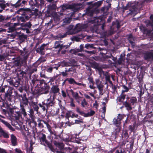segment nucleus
Returning a JSON list of instances; mask_svg holds the SVG:
<instances>
[{
    "label": "nucleus",
    "instance_id": "bf43d9fd",
    "mask_svg": "<svg viewBox=\"0 0 153 153\" xmlns=\"http://www.w3.org/2000/svg\"><path fill=\"white\" fill-rule=\"evenodd\" d=\"M115 153H125L124 151H123L120 148L117 150Z\"/></svg>",
    "mask_w": 153,
    "mask_h": 153
},
{
    "label": "nucleus",
    "instance_id": "dca6fc26",
    "mask_svg": "<svg viewBox=\"0 0 153 153\" xmlns=\"http://www.w3.org/2000/svg\"><path fill=\"white\" fill-rule=\"evenodd\" d=\"M5 1L3 0H0V13L2 12L3 10H4L7 6H9L8 3L5 4Z\"/></svg>",
    "mask_w": 153,
    "mask_h": 153
},
{
    "label": "nucleus",
    "instance_id": "20e7f679",
    "mask_svg": "<svg viewBox=\"0 0 153 153\" xmlns=\"http://www.w3.org/2000/svg\"><path fill=\"white\" fill-rule=\"evenodd\" d=\"M28 100L26 97H22V101H21L20 103V111H16L19 117L21 116V114H23L25 117L27 115L25 107L28 105Z\"/></svg>",
    "mask_w": 153,
    "mask_h": 153
},
{
    "label": "nucleus",
    "instance_id": "4be33fe9",
    "mask_svg": "<svg viewBox=\"0 0 153 153\" xmlns=\"http://www.w3.org/2000/svg\"><path fill=\"white\" fill-rule=\"evenodd\" d=\"M94 13V11L92 10L90 8H87L86 10V12L85 13L82 15V16H84L85 15H87L88 16L90 17H92Z\"/></svg>",
    "mask_w": 153,
    "mask_h": 153
},
{
    "label": "nucleus",
    "instance_id": "a211bd4d",
    "mask_svg": "<svg viewBox=\"0 0 153 153\" xmlns=\"http://www.w3.org/2000/svg\"><path fill=\"white\" fill-rule=\"evenodd\" d=\"M12 93V91L10 88H9L6 93L5 97V100L10 101L11 100V95Z\"/></svg>",
    "mask_w": 153,
    "mask_h": 153
},
{
    "label": "nucleus",
    "instance_id": "8fccbe9b",
    "mask_svg": "<svg viewBox=\"0 0 153 153\" xmlns=\"http://www.w3.org/2000/svg\"><path fill=\"white\" fill-rule=\"evenodd\" d=\"M102 1H99L94 3V5L96 7H98L101 6L102 2Z\"/></svg>",
    "mask_w": 153,
    "mask_h": 153
},
{
    "label": "nucleus",
    "instance_id": "6e6d98bb",
    "mask_svg": "<svg viewBox=\"0 0 153 153\" xmlns=\"http://www.w3.org/2000/svg\"><path fill=\"white\" fill-rule=\"evenodd\" d=\"M21 1V0H18L16 3L14 4L13 6H14L15 7H17L21 5V4L19 3Z\"/></svg>",
    "mask_w": 153,
    "mask_h": 153
},
{
    "label": "nucleus",
    "instance_id": "e2e57ef3",
    "mask_svg": "<svg viewBox=\"0 0 153 153\" xmlns=\"http://www.w3.org/2000/svg\"><path fill=\"white\" fill-rule=\"evenodd\" d=\"M71 101H70V105L71 107H74L75 105V104L74 103V100L72 98H71L70 99Z\"/></svg>",
    "mask_w": 153,
    "mask_h": 153
},
{
    "label": "nucleus",
    "instance_id": "13d9d810",
    "mask_svg": "<svg viewBox=\"0 0 153 153\" xmlns=\"http://www.w3.org/2000/svg\"><path fill=\"white\" fill-rule=\"evenodd\" d=\"M75 70L74 69V67H71V68H69L68 69V72H71L73 73L75 72Z\"/></svg>",
    "mask_w": 153,
    "mask_h": 153
},
{
    "label": "nucleus",
    "instance_id": "79ce46f5",
    "mask_svg": "<svg viewBox=\"0 0 153 153\" xmlns=\"http://www.w3.org/2000/svg\"><path fill=\"white\" fill-rule=\"evenodd\" d=\"M95 113V112L94 111L91 110L90 111L88 112L87 113H86V117H87L93 116Z\"/></svg>",
    "mask_w": 153,
    "mask_h": 153
},
{
    "label": "nucleus",
    "instance_id": "c756f323",
    "mask_svg": "<svg viewBox=\"0 0 153 153\" xmlns=\"http://www.w3.org/2000/svg\"><path fill=\"white\" fill-rule=\"evenodd\" d=\"M61 41H56L54 44V48L55 49L59 48V51H61Z\"/></svg>",
    "mask_w": 153,
    "mask_h": 153
},
{
    "label": "nucleus",
    "instance_id": "69168bd1",
    "mask_svg": "<svg viewBox=\"0 0 153 153\" xmlns=\"http://www.w3.org/2000/svg\"><path fill=\"white\" fill-rule=\"evenodd\" d=\"M83 122L81 120H75V122L74 123H73V124H78L80 123H83Z\"/></svg>",
    "mask_w": 153,
    "mask_h": 153
},
{
    "label": "nucleus",
    "instance_id": "a19ab883",
    "mask_svg": "<svg viewBox=\"0 0 153 153\" xmlns=\"http://www.w3.org/2000/svg\"><path fill=\"white\" fill-rule=\"evenodd\" d=\"M27 38V36L24 34H22V35H19V39L22 41H24Z\"/></svg>",
    "mask_w": 153,
    "mask_h": 153
},
{
    "label": "nucleus",
    "instance_id": "ddd939ff",
    "mask_svg": "<svg viewBox=\"0 0 153 153\" xmlns=\"http://www.w3.org/2000/svg\"><path fill=\"white\" fill-rule=\"evenodd\" d=\"M124 115L119 114H118L117 119L114 118L113 120L114 123L115 125L120 124L121 123V121L124 118V117H125Z\"/></svg>",
    "mask_w": 153,
    "mask_h": 153
},
{
    "label": "nucleus",
    "instance_id": "c03bdc74",
    "mask_svg": "<svg viewBox=\"0 0 153 153\" xmlns=\"http://www.w3.org/2000/svg\"><path fill=\"white\" fill-rule=\"evenodd\" d=\"M71 44V43H70L69 45H64L63 44H61V51L62 49H66L68 48Z\"/></svg>",
    "mask_w": 153,
    "mask_h": 153
},
{
    "label": "nucleus",
    "instance_id": "5fc2aeb1",
    "mask_svg": "<svg viewBox=\"0 0 153 153\" xmlns=\"http://www.w3.org/2000/svg\"><path fill=\"white\" fill-rule=\"evenodd\" d=\"M101 53L103 56H105L106 54L107 53L108 51H106L105 50L102 49L101 50Z\"/></svg>",
    "mask_w": 153,
    "mask_h": 153
},
{
    "label": "nucleus",
    "instance_id": "774afa93",
    "mask_svg": "<svg viewBox=\"0 0 153 153\" xmlns=\"http://www.w3.org/2000/svg\"><path fill=\"white\" fill-rule=\"evenodd\" d=\"M124 136L125 138H127L128 137V132L125 131L123 133V137Z\"/></svg>",
    "mask_w": 153,
    "mask_h": 153
},
{
    "label": "nucleus",
    "instance_id": "7ed1b4c3",
    "mask_svg": "<svg viewBox=\"0 0 153 153\" xmlns=\"http://www.w3.org/2000/svg\"><path fill=\"white\" fill-rule=\"evenodd\" d=\"M83 4L82 3H76L71 4H65L63 5L62 9L65 11L66 10L70 9L76 12L82 8Z\"/></svg>",
    "mask_w": 153,
    "mask_h": 153
},
{
    "label": "nucleus",
    "instance_id": "0e129e2a",
    "mask_svg": "<svg viewBox=\"0 0 153 153\" xmlns=\"http://www.w3.org/2000/svg\"><path fill=\"white\" fill-rule=\"evenodd\" d=\"M98 106L99 105L97 101H95V102L93 104V106L96 108V109H97Z\"/></svg>",
    "mask_w": 153,
    "mask_h": 153
},
{
    "label": "nucleus",
    "instance_id": "aec40b11",
    "mask_svg": "<svg viewBox=\"0 0 153 153\" xmlns=\"http://www.w3.org/2000/svg\"><path fill=\"white\" fill-rule=\"evenodd\" d=\"M10 140L12 146H15L17 145V139L13 134H12L10 136Z\"/></svg>",
    "mask_w": 153,
    "mask_h": 153
},
{
    "label": "nucleus",
    "instance_id": "09e8293b",
    "mask_svg": "<svg viewBox=\"0 0 153 153\" xmlns=\"http://www.w3.org/2000/svg\"><path fill=\"white\" fill-rule=\"evenodd\" d=\"M81 104L82 106L83 107H85V105L88 104L87 102L86 101L85 99H84L81 102Z\"/></svg>",
    "mask_w": 153,
    "mask_h": 153
},
{
    "label": "nucleus",
    "instance_id": "864d4df0",
    "mask_svg": "<svg viewBox=\"0 0 153 153\" xmlns=\"http://www.w3.org/2000/svg\"><path fill=\"white\" fill-rule=\"evenodd\" d=\"M102 105L103 106L102 108V109L103 110L102 113L105 114L106 111L105 103L104 102H103L102 103Z\"/></svg>",
    "mask_w": 153,
    "mask_h": 153
},
{
    "label": "nucleus",
    "instance_id": "3c124183",
    "mask_svg": "<svg viewBox=\"0 0 153 153\" xmlns=\"http://www.w3.org/2000/svg\"><path fill=\"white\" fill-rule=\"evenodd\" d=\"M4 138H8L9 137V136L8 134L5 132L4 131L1 134Z\"/></svg>",
    "mask_w": 153,
    "mask_h": 153
},
{
    "label": "nucleus",
    "instance_id": "9d476101",
    "mask_svg": "<svg viewBox=\"0 0 153 153\" xmlns=\"http://www.w3.org/2000/svg\"><path fill=\"white\" fill-rule=\"evenodd\" d=\"M39 65V64L37 62H36L33 64L31 66L28 67L27 72L30 75L29 77L30 79H32L31 77V74L34 72L36 71L37 67Z\"/></svg>",
    "mask_w": 153,
    "mask_h": 153
},
{
    "label": "nucleus",
    "instance_id": "393cba45",
    "mask_svg": "<svg viewBox=\"0 0 153 153\" xmlns=\"http://www.w3.org/2000/svg\"><path fill=\"white\" fill-rule=\"evenodd\" d=\"M54 145L56 147L58 148L59 149L61 150L64 147V145L62 143H59L56 141H54L53 142Z\"/></svg>",
    "mask_w": 153,
    "mask_h": 153
},
{
    "label": "nucleus",
    "instance_id": "9b49d317",
    "mask_svg": "<svg viewBox=\"0 0 153 153\" xmlns=\"http://www.w3.org/2000/svg\"><path fill=\"white\" fill-rule=\"evenodd\" d=\"M21 57L23 59V62L25 65L27 63V59L28 58L29 56V53L26 49H24L23 51H20Z\"/></svg>",
    "mask_w": 153,
    "mask_h": 153
},
{
    "label": "nucleus",
    "instance_id": "72a5a7b5",
    "mask_svg": "<svg viewBox=\"0 0 153 153\" xmlns=\"http://www.w3.org/2000/svg\"><path fill=\"white\" fill-rule=\"evenodd\" d=\"M76 111L77 113H79L80 115L86 117V113H84L83 111H81L79 107H77L76 108Z\"/></svg>",
    "mask_w": 153,
    "mask_h": 153
},
{
    "label": "nucleus",
    "instance_id": "f704fd0d",
    "mask_svg": "<svg viewBox=\"0 0 153 153\" xmlns=\"http://www.w3.org/2000/svg\"><path fill=\"white\" fill-rule=\"evenodd\" d=\"M19 23H14L13 24L11 23L12 26L10 29L11 31H12V32H13L15 30L16 27L19 25Z\"/></svg>",
    "mask_w": 153,
    "mask_h": 153
},
{
    "label": "nucleus",
    "instance_id": "2eb2a0df",
    "mask_svg": "<svg viewBox=\"0 0 153 153\" xmlns=\"http://www.w3.org/2000/svg\"><path fill=\"white\" fill-rule=\"evenodd\" d=\"M47 45V44H42L40 47L36 49V52L42 55H44L45 54V48Z\"/></svg>",
    "mask_w": 153,
    "mask_h": 153
},
{
    "label": "nucleus",
    "instance_id": "bb28decb",
    "mask_svg": "<svg viewBox=\"0 0 153 153\" xmlns=\"http://www.w3.org/2000/svg\"><path fill=\"white\" fill-rule=\"evenodd\" d=\"M97 87L98 88L99 91V94L100 95H103V85L102 83V82L100 83L99 85H97Z\"/></svg>",
    "mask_w": 153,
    "mask_h": 153
},
{
    "label": "nucleus",
    "instance_id": "c9c22d12",
    "mask_svg": "<svg viewBox=\"0 0 153 153\" xmlns=\"http://www.w3.org/2000/svg\"><path fill=\"white\" fill-rule=\"evenodd\" d=\"M32 105L34 108V110L38 111L39 107L37 105V103L35 102H32Z\"/></svg>",
    "mask_w": 153,
    "mask_h": 153
},
{
    "label": "nucleus",
    "instance_id": "37998d69",
    "mask_svg": "<svg viewBox=\"0 0 153 153\" xmlns=\"http://www.w3.org/2000/svg\"><path fill=\"white\" fill-rule=\"evenodd\" d=\"M93 45L91 44H86L85 45V48H87V49H89L90 48H93Z\"/></svg>",
    "mask_w": 153,
    "mask_h": 153
},
{
    "label": "nucleus",
    "instance_id": "cd10ccee",
    "mask_svg": "<svg viewBox=\"0 0 153 153\" xmlns=\"http://www.w3.org/2000/svg\"><path fill=\"white\" fill-rule=\"evenodd\" d=\"M4 26L5 27H6L8 28L7 30H6V31H7L8 32H12V31H11L10 29L12 27V25L11 23L10 22H8L5 24L4 25Z\"/></svg>",
    "mask_w": 153,
    "mask_h": 153
},
{
    "label": "nucleus",
    "instance_id": "423d86ee",
    "mask_svg": "<svg viewBox=\"0 0 153 153\" xmlns=\"http://www.w3.org/2000/svg\"><path fill=\"white\" fill-rule=\"evenodd\" d=\"M40 138L42 144L45 146H48L51 151L53 152L55 151V149L51 143L46 139V135L42 133L40 136Z\"/></svg>",
    "mask_w": 153,
    "mask_h": 153
},
{
    "label": "nucleus",
    "instance_id": "6e6552de",
    "mask_svg": "<svg viewBox=\"0 0 153 153\" xmlns=\"http://www.w3.org/2000/svg\"><path fill=\"white\" fill-rule=\"evenodd\" d=\"M127 99L130 100L127 101L125 102L124 105L127 110H131L132 109V106L134 105V104L136 103L137 98L135 97H131L130 98L128 97Z\"/></svg>",
    "mask_w": 153,
    "mask_h": 153
},
{
    "label": "nucleus",
    "instance_id": "4c0bfd02",
    "mask_svg": "<svg viewBox=\"0 0 153 153\" xmlns=\"http://www.w3.org/2000/svg\"><path fill=\"white\" fill-rule=\"evenodd\" d=\"M65 81H68L69 83L71 84H75L76 81L73 78H67L65 79Z\"/></svg>",
    "mask_w": 153,
    "mask_h": 153
},
{
    "label": "nucleus",
    "instance_id": "338daca9",
    "mask_svg": "<svg viewBox=\"0 0 153 153\" xmlns=\"http://www.w3.org/2000/svg\"><path fill=\"white\" fill-rule=\"evenodd\" d=\"M70 52L72 54H74L75 55H77V52H78L77 51H76L74 49H71L70 50Z\"/></svg>",
    "mask_w": 153,
    "mask_h": 153
},
{
    "label": "nucleus",
    "instance_id": "a18cd8bd",
    "mask_svg": "<svg viewBox=\"0 0 153 153\" xmlns=\"http://www.w3.org/2000/svg\"><path fill=\"white\" fill-rule=\"evenodd\" d=\"M122 87L123 89L122 91V94H123L125 92H127L129 90L128 88L125 85H123Z\"/></svg>",
    "mask_w": 153,
    "mask_h": 153
},
{
    "label": "nucleus",
    "instance_id": "052dcab7",
    "mask_svg": "<svg viewBox=\"0 0 153 153\" xmlns=\"http://www.w3.org/2000/svg\"><path fill=\"white\" fill-rule=\"evenodd\" d=\"M49 131L50 132V134L51 135H56V132L53 129H51Z\"/></svg>",
    "mask_w": 153,
    "mask_h": 153
},
{
    "label": "nucleus",
    "instance_id": "603ef678",
    "mask_svg": "<svg viewBox=\"0 0 153 153\" xmlns=\"http://www.w3.org/2000/svg\"><path fill=\"white\" fill-rule=\"evenodd\" d=\"M53 69L52 66L48 67L46 68L47 71L49 73H51Z\"/></svg>",
    "mask_w": 153,
    "mask_h": 153
},
{
    "label": "nucleus",
    "instance_id": "f03ea898",
    "mask_svg": "<svg viewBox=\"0 0 153 153\" xmlns=\"http://www.w3.org/2000/svg\"><path fill=\"white\" fill-rule=\"evenodd\" d=\"M17 13L21 16L18 17L17 19L19 22H24L28 20L30 17V10L29 9L21 8L18 10Z\"/></svg>",
    "mask_w": 153,
    "mask_h": 153
},
{
    "label": "nucleus",
    "instance_id": "de8ad7c7",
    "mask_svg": "<svg viewBox=\"0 0 153 153\" xmlns=\"http://www.w3.org/2000/svg\"><path fill=\"white\" fill-rule=\"evenodd\" d=\"M72 111H68L65 114V117L68 119V120H69L68 118L70 117H71V114H72Z\"/></svg>",
    "mask_w": 153,
    "mask_h": 153
},
{
    "label": "nucleus",
    "instance_id": "e433bc0d",
    "mask_svg": "<svg viewBox=\"0 0 153 153\" xmlns=\"http://www.w3.org/2000/svg\"><path fill=\"white\" fill-rule=\"evenodd\" d=\"M120 125L118 124V125H115L116 126V128L115 129V134H117L120 131L121 129V127L120 126Z\"/></svg>",
    "mask_w": 153,
    "mask_h": 153
},
{
    "label": "nucleus",
    "instance_id": "b1692460",
    "mask_svg": "<svg viewBox=\"0 0 153 153\" xmlns=\"http://www.w3.org/2000/svg\"><path fill=\"white\" fill-rule=\"evenodd\" d=\"M11 17L10 16H8L6 17L2 15H1L0 16V22H8L10 19Z\"/></svg>",
    "mask_w": 153,
    "mask_h": 153
},
{
    "label": "nucleus",
    "instance_id": "a878e982",
    "mask_svg": "<svg viewBox=\"0 0 153 153\" xmlns=\"http://www.w3.org/2000/svg\"><path fill=\"white\" fill-rule=\"evenodd\" d=\"M29 1L30 5L32 6H34L36 7H38L39 5L37 3L36 0H28Z\"/></svg>",
    "mask_w": 153,
    "mask_h": 153
},
{
    "label": "nucleus",
    "instance_id": "412c9836",
    "mask_svg": "<svg viewBox=\"0 0 153 153\" xmlns=\"http://www.w3.org/2000/svg\"><path fill=\"white\" fill-rule=\"evenodd\" d=\"M103 57L105 59L111 58L114 62L116 61L117 59V58L113 56L111 53L109 51H108L107 53L106 54L105 56H103Z\"/></svg>",
    "mask_w": 153,
    "mask_h": 153
},
{
    "label": "nucleus",
    "instance_id": "6ab92c4d",
    "mask_svg": "<svg viewBox=\"0 0 153 153\" xmlns=\"http://www.w3.org/2000/svg\"><path fill=\"white\" fill-rule=\"evenodd\" d=\"M73 34V33L71 32V30H69L67 31L64 34H59L57 35V38H58L62 39L66 37L68 35Z\"/></svg>",
    "mask_w": 153,
    "mask_h": 153
},
{
    "label": "nucleus",
    "instance_id": "1a4fd4ad",
    "mask_svg": "<svg viewBox=\"0 0 153 153\" xmlns=\"http://www.w3.org/2000/svg\"><path fill=\"white\" fill-rule=\"evenodd\" d=\"M70 27H71L70 29L71 32L73 33V34L78 33L84 28L83 25L80 24H77L74 27L72 26H71Z\"/></svg>",
    "mask_w": 153,
    "mask_h": 153
},
{
    "label": "nucleus",
    "instance_id": "2f4dec72",
    "mask_svg": "<svg viewBox=\"0 0 153 153\" xmlns=\"http://www.w3.org/2000/svg\"><path fill=\"white\" fill-rule=\"evenodd\" d=\"M70 91L71 92L72 95L75 99H78L80 97L79 96V94L77 92L75 93L72 90H71Z\"/></svg>",
    "mask_w": 153,
    "mask_h": 153
},
{
    "label": "nucleus",
    "instance_id": "f257e3e1",
    "mask_svg": "<svg viewBox=\"0 0 153 153\" xmlns=\"http://www.w3.org/2000/svg\"><path fill=\"white\" fill-rule=\"evenodd\" d=\"M145 2V0H139L138 1L134 3L128 2L126 6L127 8H129L127 14L135 16L139 12L140 9L143 6Z\"/></svg>",
    "mask_w": 153,
    "mask_h": 153
},
{
    "label": "nucleus",
    "instance_id": "58836bf2",
    "mask_svg": "<svg viewBox=\"0 0 153 153\" xmlns=\"http://www.w3.org/2000/svg\"><path fill=\"white\" fill-rule=\"evenodd\" d=\"M58 63L59 65V66H61L62 67L65 66H68V63L65 61L59 62Z\"/></svg>",
    "mask_w": 153,
    "mask_h": 153
},
{
    "label": "nucleus",
    "instance_id": "f3484780",
    "mask_svg": "<svg viewBox=\"0 0 153 153\" xmlns=\"http://www.w3.org/2000/svg\"><path fill=\"white\" fill-rule=\"evenodd\" d=\"M87 80L89 82L88 83L90 84V85H89V88L92 89H94L95 87H94V81L93 77L89 75L88 77Z\"/></svg>",
    "mask_w": 153,
    "mask_h": 153
},
{
    "label": "nucleus",
    "instance_id": "5701e85b",
    "mask_svg": "<svg viewBox=\"0 0 153 153\" xmlns=\"http://www.w3.org/2000/svg\"><path fill=\"white\" fill-rule=\"evenodd\" d=\"M0 121L3 124L5 125L7 127H8L12 131H14V129L7 121L1 119V117H0Z\"/></svg>",
    "mask_w": 153,
    "mask_h": 153
},
{
    "label": "nucleus",
    "instance_id": "680f3d73",
    "mask_svg": "<svg viewBox=\"0 0 153 153\" xmlns=\"http://www.w3.org/2000/svg\"><path fill=\"white\" fill-rule=\"evenodd\" d=\"M60 67L58 63L57 64H55V65H53L52 66V67H53V69L55 68L56 70H57L58 69V68Z\"/></svg>",
    "mask_w": 153,
    "mask_h": 153
},
{
    "label": "nucleus",
    "instance_id": "f8f14e48",
    "mask_svg": "<svg viewBox=\"0 0 153 153\" xmlns=\"http://www.w3.org/2000/svg\"><path fill=\"white\" fill-rule=\"evenodd\" d=\"M32 25L30 22H28L23 24L22 26V30H25L27 33H30L32 30L31 29Z\"/></svg>",
    "mask_w": 153,
    "mask_h": 153
},
{
    "label": "nucleus",
    "instance_id": "4468645a",
    "mask_svg": "<svg viewBox=\"0 0 153 153\" xmlns=\"http://www.w3.org/2000/svg\"><path fill=\"white\" fill-rule=\"evenodd\" d=\"M144 58L146 60H153V51L146 53L144 55Z\"/></svg>",
    "mask_w": 153,
    "mask_h": 153
},
{
    "label": "nucleus",
    "instance_id": "49530a36",
    "mask_svg": "<svg viewBox=\"0 0 153 153\" xmlns=\"http://www.w3.org/2000/svg\"><path fill=\"white\" fill-rule=\"evenodd\" d=\"M42 121V120H40L39 118L38 119L37 122H39L38 124V126L39 127L43 128L44 127V126L43 123L41 122Z\"/></svg>",
    "mask_w": 153,
    "mask_h": 153
},
{
    "label": "nucleus",
    "instance_id": "39448f33",
    "mask_svg": "<svg viewBox=\"0 0 153 153\" xmlns=\"http://www.w3.org/2000/svg\"><path fill=\"white\" fill-rule=\"evenodd\" d=\"M45 100L42 102L41 103H39V105L43 111H46L47 112L49 107L53 106L55 102L52 100H50L48 98L46 100V103L45 102Z\"/></svg>",
    "mask_w": 153,
    "mask_h": 153
},
{
    "label": "nucleus",
    "instance_id": "ea45409f",
    "mask_svg": "<svg viewBox=\"0 0 153 153\" xmlns=\"http://www.w3.org/2000/svg\"><path fill=\"white\" fill-rule=\"evenodd\" d=\"M54 22L56 24H59L60 21V18L57 15H56L53 18Z\"/></svg>",
    "mask_w": 153,
    "mask_h": 153
},
{
    "label": "nucleus",
    "instance_id": "4d7b16f0",
    "mask_svg": "<svg viewBox=\"0 0 153 153\" xmlns=\"http://www.w3.org/2000/svg\"><path fill=\"white\" fill-rule=\"evenodd\" d=\"M105 79L107 82H108L110 84H112V82L110 80V77L108 76H105Z\"/></svg>",
    "mask_w": 153,
    "mask_h": 153
},
{
    "label": "nucleus",
    "instance_id": "0eeeda50",
    "mask_svg": "<svg viewBox=\"0 0 153 153\" xmlns=\"http://www.w3.org/2000/svg\"><path fill=\"white\" fill-rule=\"evenodd\" d=\"M59 89L56 85H53L51 88L49 94L48 96V97L50 100H52L54 101V99L56 98L57 93H59Z\"/></svg>",
    "mask_w": 153,
    "mask_h": 153
},
{
    "label": "nucleus",
    "instance_id": "7c9ffc66",
    "mask_svg": "<svg viewBox=\"0 0 153 153\" xmlns=\"http://www.w3.org/2000/svg\"><path fill=\"white\" fill-rule=\"evenodd\" d=\"M150 21L149 22V25L151 26L152 27V30H149V31H147L148 33H151V31H153V15H151L150 16Z\"/></svg>",
    "mask_w": 153,
    "mask_h": 153
},
{
    "label": "nucleus",
    "instance_id": "473e14b6",
    "mask_svg": "<svg viewBox=\"0 0 153 153\" xmlns=\"http://www.w3.org/2000/svg\"><path fill=\"white\" fill-rule=\"evenodd\" d=\"M114 32L115 30H113V26H112L111 27L110 30L106 32L105 35L107 36L111 35L114 33Z\"/></svg>",
    "mask_w": 153,
    "mask_h": 153
},
{
    "label": "nucleus",
    "instance_id": "c85d7f7f",
    "mask_svg": "<svg viewBox=\"0 0 153 153\" xmlns=\"http://www.w3.org/2000/svg\"><path fill=\"white\" fill-rule=\"evenodd\" d=\"M40 92L41 94H45L48 93V88L47 86H46L44 88H41Z\"/></svg>",
    "mask_w": 153,
    "mask_h": 153
}]
</instances>
